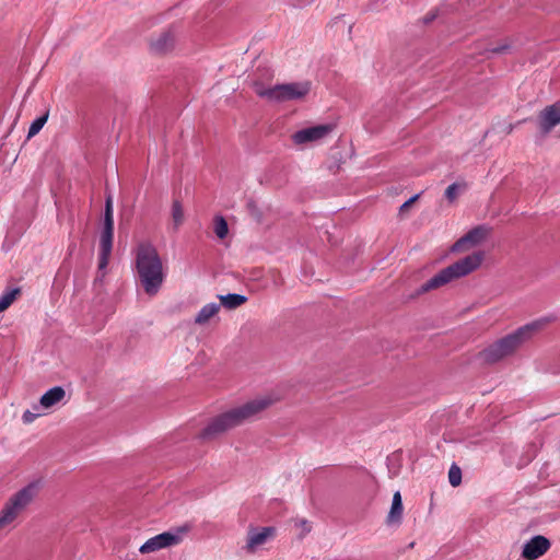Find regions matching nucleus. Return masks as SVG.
Listing matches in <instances>:
<instances>
[{"label": "nucleus", "instance_id": "1", "mask_svg": "<svg viewBox=\"0 0 560 560\" xmlns=\"http://www.w3.org/2000/svg\"><path fill=\"white\" fill-rule=\"evenodd\" d=\"M275 402L270 396L257 397L242 406L232 408L214 418L200 432L199 438L205 441H212L228 431L241 425L244 421L264 411Z\"/></svg>", "mask_w": 560, "mask_h": 560}, {"label": "nucleus", "instance_id": "2", "mask_svg": "<svg viewBox=\"0 0 560 560\" xmlns=\"http://www.w3.org/2000/svg\"><path fill=\"white\" fill-rule=\"evenodd\" d=\"M136 268L144 292L150 296L155 295L164 281V272L162 260L152 244L141 243L138 246Z\"/></svg>", "mask_w": 560, "mask_h": 560}, {"label": "nucleus", "instance_id": "3", "mask_svg": "<svg viewBox=\"0 0 560 560\" xmlns=\"http://www.w3.org/2000/svg\"><path fill=\"white\" fill-rule=\"evenodd\" d=\"M538 327L539 323L526 325L495 340L479 353L480 359L486 363L493 364L513 355Z\"/></svg>", "mask_w": 560, "mask_h": 560}, {"label": "nucleus", "instance_id": "4", "mask_svg": "<svg viewBox=\"0 0 560 560\" xmlns=\"http://www.w3.org/2000/svg\"><path fill=\"white\" fill-rule=\"evenodd\" d=\"M483 254L481 252L472 253L444 268L425 283L422 284L421 291L428 292L441 288L453 280L465 277L476 270L482 262Z\"/></svg>", "mask_w": 560, "mask_h": 560}, {"label": "nucleus", "instance_id": "5", "mask_svg": "<svg viewBox=\"0 0 560 560\" xmlns=\"http://www.w3.org/2000/svg\"><path fill=\"white\" fill-rule=\"evenodd\" d=\"M37 485L32 482L14 493L0 511V530L11 526L26 510L37 494Z\"/></svg>", "mask_w": 560, "mask_h": 560}, {"label": "nucleus", "instance_id": "6", "mask_svg": "<svg viewBox=\"0 0 560 560\" xmlns=\"http://www.w3.org/2000/svg\"><path fill=\"white\" fill-rule=\"evenodd\" d=\"M254 85L257 95L272 102L302 100L308 94L311 89L308 82H294L266 88L258 81H255Z\"/></svg>", "mask_w": 560, "mask_h": 560}, {"label": "nucleus", "instance_id": "7", "mask_svg": "<svg viewBox=\"0 0 560 560\" xmlns=\"http://www.w3.org/2000/svg\"><path fill=\"white\" fill-rule=\"evenodd\" d=\"M114 236V219H113V205L112 199L107 198L105 206L103 230L100 237V258H98V276L102 278L105 275V269L108 265L113 247Z\"/></svg>", "mask_w": 560, "mask_h": 560}, {"label": "nucleus", "instance_id": "8", "mask_svg": "<svg viewBox=\"0 0 560 560\" xmlns=\"http://www.w3.org/2000/svg\"><path fill=\"white\" fill-rule=\"evenodd\" d=\"M188 533V527H178L175 530L164 532L159 534L149 540H147L141 547V553H150L158 551L163 548L179 545L185 535Z\"/></svg>", "mask_w": 560, "mask_h": 560}, {"label": "nucleus", "instance_id": "9", "mask_svg": "<svg viewBox=\"0 0 560 560\" xmlns=\"http://www.w3.org/2000/svg\"><path fill=\"white\" fill-rule=\"evenodd\" d=\"M334 127L329 124L316 125L303 128L292 135V141L296 145H307L326 138L331 133Z\"/></svg>", "mask_w": 560, "mask_h": 560}, {"label": "nucleus", "instance_id": "10", "mask_svg": "<svg viewBox=\"0 0 560 560\" xmlns=\"http://www.w3.org/2000/svg\"><path fill=\"white\" fill-rule=\"evenodd\" d=\"M536 122L542 135H548L560 125V100L542 108L537 115Z\"/></svg>", "mask_w": 560, "mask_h": 560}, {"label": "nucleus", "instance_id": "11", "mask_svg": "<svg viewBox=\"0 0 560 560\" xmlns=\"http://www.w3.org/2000/svg\"><path fill=\"white\" fill-rule=\"evenodd\" d=\"M489 234V229L479 225L470 230L466 235L456 241L452 246V252L459 253L469 249L481 243Z\"/></svg>", "mask_w": 560, "mask_h": 560}, {"label": "nucleus", "instance_id": "12", "mask_svg": "<svg viewBox=\"0 0 560 560\" xmlns=\"http://www.w3.org/2000/svg\"><path fill=\"white\" fill-rule=\"evenodd\" d=\"M550 548V541L541 535H537L528 540L522 551V557L525 560H536L545 555Z\"/></svg>", "mask_w": 560, "mask_h": 560}, {"label": "nucleus", "instance_id": "13", "mask_svg": "<svg viewBox=\"0 0 560 560\" xmlns=\"http://www.w3.org/2000/svg\"><path fill=\"white\" fill-rule=\"evenodd\" d=\"M273 532L271 527L250 529L247 534L246 549L250 552L256 551L273 536Z\"/></svg>", "mask_w": 560, "mask_h": 560}, {"label": "nucleus", "instance_id": "14", "mask_svg": "<svg viewBox=\"0 0 560 560\" xmlns=\"http://www.w3.org/2000/svg\"><path fill=\"white\" fill-rule=\"evenodd\" d=\"M175 36L171 31H165L151 39V49L156 54H164L173 48Z\"/></svg>", "mask_w": 560, "mask_h": 560}, {"label": "nucleus", "instance_id": "15", "mask_svg": "<svg viewBox=\"0 0 560 560\" xmlns=\"http://www.w3.org/2000/svg\"><path fill=\"white\" fill-rule=\"evenodd\" d=\"M65 396L66 392L62 387H52L42 396L39 405L44 409H49L59 404L65 398Z\"/></svg>", "mask_w": 560, "mask_h": 560}, {"label": "nucleus", "instance_id": "16", "mask_svg": "<svg viewBox=\"0 0 560 560\" xmlns=\"http://www.w3.org/2000/svg\"><path fill=\"white\" fill-rule=\"evenodd\" d=\"M402 511H404V508H402L401 495H400V492L397 491L393 495L392 508L387 515V523L388 524H399L401 521Z\"/></svg>", "mask_w": 560, "mask_h": 560}, {"label": "nucleus", "instance_id": "17", "mask_svg": "<svg viewBox=\"0 0 560 560\" xmlns=\"http://www.w3.org/2000/svg\"><path fill=\"white\" fill-rule=\"evenodd\" d=\"M221 304L209 303L206 304L195 317V323L198 325L207 324L220 311Z\"/></svg>", "mask_w": 560, "mask_h": 560}, {"label": "nucleus", "instance_id": "18", "mask_svg": "<svg viewBox=\"0 0 560 560\" xmlns=\"http://www.w3.org/2000/svg\"><path fill=\"white\" fill-rule=\"evenodd\" d=\"M171 214L173 230L177 231L185 220L184 209L178 200L173 201Z\"/></svg>", "mask_w": 560, "mask_h": 560}, {"label": "nucleus", "instance_id": "19", "mask_svg": "<svg viewBox=\"0 0 560 560\" xmlns=\"http://www.w3.org/2000/svg\"><path fill=\"white\" fill-rule=\"evenodd\" d=\"M221 305L226 308H236L246 302V298L240 294H228L220 296Z\"/></svg>", "mask_w": 560, "mask_h": 560}, {"label": "nucleus", "instance_id": "20", "mask_svg": "<svg viewBox=\"0 0 560 560\" xmlns=\"http://www.w3.org/2000/svg\"><path fill=\"white\" fill-rule=\"evenodd\" d=\"M20 295V289H13L0 298V312L8 310Z\"/></svg>", "mask_w": 560, "mask_h": 560}, {"label": "nucleus", "instance_id": "21", "mask_svg": "<svg viewBox=\"0 0 560 560\" xmlns=\"http://www.w3.org/2000/svg\"><path fill=\"white\" fill-rule=\"evenodd\" d=\"M213 230H214L215 235L221 240H223L228 235L229 228H228V223L223 217L214 218Z\"/></svg>", "mask_w": 560, "mask_h": 560}, {"label": "nucleus", "instance_id": "22", "mask_svg": "<svg viewBox=\"0 0 560 560\" xmlns=\"http://www.w3.org/2000/svg\"><path fill=\"white\" fill-rule=\"evenodd\" d=\"M47 118H48V114H45V115H43V116H40V117L36 118V119L32 122V125H31V127H30V129H28V133H27V138H28V139H30V138H32V137H34V136H36V135L40 131V129H42V128L44 127V125L46 124Z\"/></svg>", "mask_w": 560, "mask_h": 560}, {"label": "nucleus", "instance_id": "23", "mask_svg": "<svg viewBox=\"0 0 560 560\" xmlns=\"http://www.w3.org/2000/svg\"><path fill=\"white\" fill-rule=\"evenodd\" d=\"M464 190L465 185L454 183L446 188L445 197L448 199V201L453 202Z\"/></svg>", "mask_w": 560, "mask_h": 560}, {"label": "nucleus", "instance_id": "24", "mask_svg": "<svg viewBox=\"0 0 560 560\" xmlns=\"http://www.w3.org/2000/svg\"><path fill=\"white\" fill-rule=\"evenodd\" d=\"M448 480H450V483L453 486V487H457L460 485V481H462V471H460V468L456 465H453L451 468H450V471H448Z\"/></svg>", "mask_w": 560, "mask_h": 560}, {"label": "nucleus", "instance_id": "25", "mask_svg": "<svg viewBox=\"0 0 560 560\" xmlns=\"http://www.w3.org/2000/svg\"><path fill=\"white\" fill-rule=\"evenodd\" d=\"M38 417V413H35V412H32L30 410H26L24 413H23V421L25 423H32L36 418Z\"/></svg>", "mask_w": 560, "mask_h": 560}, {"label": "nucleus", "instance_id": "26", "mask_svg": "<svg viewBox=\"0 0 560 560\" xmlns=\"http://www.w3.org/2000/svg\"><path fill=\"white\" fill-rule=\"evenodd\" d=\"M418 199V196H415L412 198H410L409 200H407L405 203L401 205L400 207V212H405V211H408L409 208L412 206V203Z\"/></svg>", "mask_w": 560, "mask_h": 560}, {"label": "nucleus", "instance_id": "27", "mask_svg": "<svg viewBox=\"0 0 560 560\" xmlns=\"http://www.w3.org/2000/svg\"><path fill=\"white\" fill-rule=\"evenodd\" d=\"M509 48H510L509 44H503V45H498V46L491 48V51L495 52V54H502V52H505Z\"/></svg>", "mask_w": 560, "mask_h": 560}, {"label": "nucleus", "instance_id": "28", "mask_svg": "<svg viewBox=\"0 0 560 560\" xmlns=\"http://www.w3.org/2000/svg\"><path fill=\"white\" fill-rule=\"evenodd\" d=\"M301 524H302V526L304 527V530H305V532H310V530H311V526L307 524V522H306V521H304V520H303V521H301Z\"/></svg>", "mask_w": 560, "mask_h": 560}, {"label": "nucleus", "instance_id": "29", "mask_svg": "<svg viewBox=\"0 0 560 560\" xmlns=\"http://www.w3.org/2000/svg\"><path fill=\"white\" fill-rule=\"evenodd\" d=\"M434 18H435V15H434V14H432V15H427V16H425V23H429V22L433 21V20H434Z\"/></svg>", "mask_w": 560, "mask_h": 560}]
</instances>
